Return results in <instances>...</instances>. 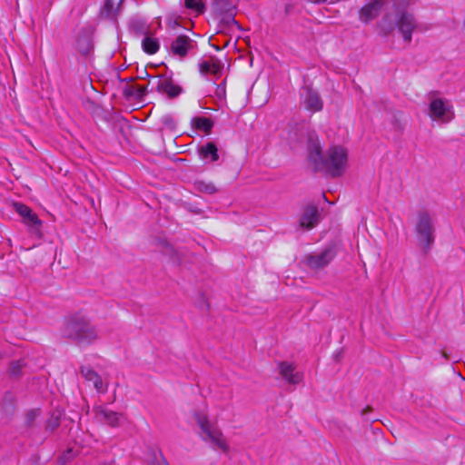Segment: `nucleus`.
Segmentation results:
<instances>
[{
    "label": "nucleus",
    "instance_id": "obj_23",
    "mask_svg": "<svg viewBox=\"0 0 465 465\" xmlns=\"http://www.w3.org/2000/svg\"><path fill=\"white\" fill-rule=\"evenodd\" d=\"M193 186H194V189L199 193L213 194L217 192V188L211 182L196 181L194 183Z\"/></svg>",
    "mask_w": 465,
    "mask_h": 465
},
{
    "label": "nucleus",
    "instance_id": "obj_18",
    "mask_svg": "<svg viewBox=\"0 0 465 465\" xmlns=\"http://www.w3.org/2000/svg\"><path fill=\"white\" fill-rule=\"evenodd\" d=\"M80 372L85 380L92 381L94 383V388L98 391H105V389L104 388L102 378L92 368L88 366H82L80 369Z\"/></svg>",
    "mask_w": 465,
    "mask_h": 465
},
{
    "label": "nucleus",
    "instance_id": "obj_16",
    "mask_svg": "<svg viewBox=\"0 0 465 465\" xmlns=\"http://www.w3.org/2000/svg\"><path fill=\"white\" fill-rule=\"evenodd\" d=\"M199 71L203 75L213 74L219 78L223 71V64L217 58L212 57L210 60L199 63Z\"/></svg>",
    "mask_w": 465,
    "mask_h": 465
},
{
    "label": "nucleus",
    "instance_id": "obj_6",
    "mask_svg": "<svg viewBox=\"0 0 465 465\" xmlns=\"http://www.w3.org/2000/svg\"><path fill=\"white\" fill-rule=\"evenodd\" d=\"M436 94L437 92L429 94V115L432 120L449 123L455 116L453 107L448 101L436 97Z\"/></svg>",
    "mask_w": 465,
    "mask_h": 465
},
{
    "label": "nucleus",
    "instance_id": "obj_15",
    "mask_svg": "<svg viewBox=\"0 0 465 465\" xmlns=\"http://www.w3.org/2000/svg\"><path fill=\"white\" fill-rule=\"evenodd\" d=\"M320 221V213L315 205H308L304 208L300 219V226L306 229H312Z\"/></svg>",
    "mask_w": 465,
    "mask_h": 465
},
{
    "label": "nucleus",
    "instance_id": "obj_20",
    "mask_svg": "<svg viewBox=\"0 0 465 465\" xmlns=\"http://www.w3.org/2000/svg\"><path fill=\"white\" fill-rule=\"evenodd\" d=\"M142 47L146 54H153L159 50L160 44L156 38L146 35L142 41Z\"/></svg>",
    "mask_w": 465,
    "mask_h": 465
},
{
    "label": "nucleus",
    "instance_id": "obj_9",
    "mask_svg": "<svg viewBox=\"0 0 465 465\" xmlns=\"http://www.w3.org/2000/svg\"><path fill=\"white\" fill-rule=\"evenodd\" d=\"M301 100L304 107L311 112H320L322 110L323 102L318 91L309 85L301 89Z\"/></svg>",
    "mask_w": 465,
    "mask_h": 465
},
{
    "label": "nucleus",
    "instance_id": "obj_3",
    "mask_svg": "<svg viewBox=\"0 0 465 465\" xmlns=\"http://www.w3.org/2000/svg\"><path fill=\"white\" fill-rule=\"evenodd\" d=\"M380 28L385 35L391 34L395 27L401 35L403 41L411 44L412 33L418 28V23L414 15L407 11H401L397 15L395 23L391 21V15H385L380 22Z\"/></svg>",
    "mask_w": 465,
    "mask_h": 465
},
{
    "label": "nucleus",
    "instance_id": "obj_7",
    "mask_svg": "<svg viewBox=\"0 0 465 465\" xmlns=\"http://www.w3.org/2000/svg\"><path fill=\"white\" fill-rule=\"evenodd\" d=\"M15 211L22 217L23 223L27 226L31 234L41 236L42 221L30 207L21 203H14Z\"/></svg>",
    "mask_w": 465,
    "mask_h": 465
},
{
    "label": "nucleus",
    "instance_id": "obj_22",
    "mask_svg": "<svg viewBox=\"0 0 465 465\" xmlns=\"http://www.w3.org/2000/svg\"><path fill=\"white\" fill-rule=\"evenodd\" d=\"M123 2L124 0H105L104 10L107 16H115Z\"/></svg>",
    "mask_w": 465,
    "mask_h": 465
},
{
    "label": "nucleus",
    "instance_id": "obj_2",
    "mask_svg": "<svg viewBox=\"0 0 465 465\" xmlns=\"http://www.w3.org/2000/svg\"><path fill=\"white\" fill-rule=\"evenodd\" d=\"M63 339L78 345H90L99 338V331L90 317L82 312H76L64 317L60 328Z\"/></svg>",
    "mask_w": 465,
    "mask_h": 465
},
{
    "label": "nucleus",
    "instance_id": "obj_24",
    "mask_svg": "<svg viewBox=\"0 0 465 465\" xmlns=\"http://www.w3.org/2000/svg\"><path fill=\"white\" fill-rule=\"evenodd\" d=\"M147 92L146 86H142L138 84H133L124 89V94L126 96H134L136 98H143Z\"/></svg>",
    "mask_w": 465,
    "mask_h": 465
},
{
    "label": "nucleus",
    "instance_id": "obj_1",
    "mask_svg": "<svg viewBox=\"0 0 465 465\" xmlns=\"http://www.w3.org/2000/svg\"><path fill=\"white\" fill-rule=\"evenodd\" d=\"M307 153L309 163L315 172H324L332 178L340 177L345 172L347 151L342 146L333 145L323 153L315 131L307 132Z\"/></svg>",
    "mask_w": 465,
    "mask_h": 465
},
{
    "label": "nucleus",
    "instance_id": "obj_35",
    "mask_svg": "<svg viewBox=\"0 0 465 465\" xmlns=\"http://www.w3.org/2000/svg\"><path fill=\"white\" fill-rule=\"evenodd\" d=\"M442 356H443L446 360H448V359H449V357H448V355H447V353H446L445 351H442Z\"/></svg>",
    "mask_w": 465,
    "mask_h": 465
},
{
    "label": "nucleus",
    "instance_id": "obj_11",
    "mask_svg": "<svg viewBox=\"0 0 465 465\" xmlns=\"http://www.w3.org/2000/svg\"><path fill=\"white\" fill-rule=\"evenodd\" d=\"M196 46V42L189 36L181 35L177 36L171 44V52L173 55L180 58L185 57L188 53L193 50Z\"/></svg>",
    "mask_w": 465,
    "mask_h": 465
},
{
    "label": "nucleus",
    "instance_id": "obj_10",
    "mask_svg": "<svg viewBox=\"0 0 465 465\" xmlns=\"http://www.w3.org/2000/svg\"><path fill=\"white\" fill-rule=\"evenodd\" d=\"M278 373L288 384L297 385L303 380V373L297 371V366L293 362L281 361L277 366Z\"/></svg>",
    "mask_w": 465,
    "mask_h": 465
},
{
    "label": "nucleus",
    "instance_id": "obj_27",
    "mask_svg": "<svg viewBox=\"0 0 465 465\" xmlns=\"http://www.w3.org/2000/svg\"><path fill=\"white\" fill-rule=\"evenodd\" d=\"M161 251L163 254L169 255L172 259L176 255V252L166 241H160Z\"/></svg>",
    "mask_w": 465,
    "mask_h": 465
},
{
    "label": "nucleus",
    "instance_id": "obj_34",
    "mask_svg": "<svg viewBox=\"0 0 465 465\" xmlns=\"http://www.w3.org/2000/svg\"><path fill=\"white\" fill-rule=\"evenodd\" d=\"M371 411V408H369V407H368V408H366V409H364V410L362 411V415H365V414H366L368 411Z\"/></svg>",
    "mask_w": 465,
    "mask_h": 465
},
{
    "label": "nucleus",
    "instance_id": "obj_28",
    "mask_svg": "<svg viewBox=\"0 0 465 465\" xmlns=\"http://www.w3.org/2000/svg\"><path fill=\"white\" fill-rule=\"evenodd\" d=\"M39 415V411L37 410L29 411L25 418V423L27 427H32L36 417Z\"/></svg>",
    "mask_w": 465,
    "mask_h": 465
},
{
    "label": "nucleus",
    "instance_id": "obj_38",
    "mask_svg": "<svg viewBox=\"0 0 465 465\" xmlns=\"http://www.w3.org/2000/svg\"><path fill=\"white\" fill-rule=\"evenodd\" d=\"M2 358H3V355H2V353L0 352V361L2 360Z\"/></svg>",
    "mask_w": 465,
    "mask_h": 465
},
{
    "label": "nucleus",
    "instance_id": "obj_32",
    "mask_svg": "<svg viewBox=\"0 0 465 465\" xmlns=\"http://www.w3.org/2000/svg\"><path fill=\"white\" fill-rule=\"evenodd\" d=\"M343 357V351L341 350L340 351L334 354V358L337 361H339Z\"/></svg>",
    "mask_w": 465,
    "mask_h": 465
},
{
    "label": "nucleus",
    "instance_id": "obj_5",
    "mask_svg": "<svg viewBox=\"0 0 465 465\" xmlns=\"http://www.w3.org/2000/svg\"><path fill=\"white\" fill-rule=\"evenodd\" d=\"M415 232L419 244L424 254H427L435 241V226L431 215L428 211H420L417 213Z\"/></svg>",
    "mask_w": 465,
    "mask_h": 465
},
{
    "label": "nucleus",
    "instance_id": "obj_33",
    "mask_svg": "<svg viewBox=\"0 0 465 465\" xmlns=\"http://www.w3.org/2000/svg\"><path fill=\"white\" fill-rule=\"evenodd\" d=\"M163 124H164L165 125H170V124H172V119H171V117H168V116L164 117V118H163Z\"/></svg>",
    "mask_w": 465,
    "mask_h": 465
},
{
    "label": "nucleus",
    "instance_id": "obj_17",
    "mask_svg": "<svg viewBox=\"0 0 465 465\" xmlns=\"http://www.w3.org/2000/svg\"><path fill=\"white\" fill-rule=\"evenodd\" d=\"M381 8L380 5L370 1L360 9L359 18L362 23L368 24L380 15Z\"/></svg>",
    "mask_w": 465,
    "mask_h": 465
},
{
    "label": "nucleus",
    "instance_id": "obj_13",
    "mask_svg": "<svg viewBox=\"0 0 465 465\" xmlns=\"http://www.w3.org/2000/svg\"><path fill=\"white\" fill-rule=\"evenodd\" d=\"M76 49L84 57L88 58L94 50V44L92 40V34L86 30L82 29L76 38Z\"/></svg>",
    "mask_w": 465,
    "mask_h": 465
},
{
    "label": "nucleus",
    "instance_id": "obj_26",
    "mask_svg": "<svg viewBox=\"0 0 465 465\" xmlns=\"http://www.w3.org/2000/svg\"><path fill=\"white\" fill-rule=\"evenodd\" d=\"M185 7L196 11L198 14H202L205 10V6L203 0H185Z\"/></svg>",
    "mask_w": 465,
    "mask_h": 465
},
{
    "label": "nucleus",
    "instance_id": "obj_30",
    "mask_svg": "<svg viewBox=\"0 0 465 465\" xmlns=\"http://www.w3.org/2000/svg\"><path fill=\"white\" fill-rule=\"evenodd\" d=\"M215 94L220 98L225 95V86L223 84L217 85Z\"/></svg>",
    "mask_w": 465,
    "mask_h": 465
},
{
    "label": "nucleus",
    "instance_id": "obj_21",
    "mask_svg": "<svg viewBox=\"0 0 465 465\" xmlns=\"http://www.w3.org/2000/svg\"><path fill=\"white\" fill-rule=\"evenodd\" d=\"M193 123L196 129L203 131L205 134H210L213 126V122L206 117H195Z\"/></svg>",
    "mask_w": 465,
    "mask_h": 465
},
{
    "label": "nucleus",
    "instance_id": "obj_29",
    "mask_svg": "<svg viewBox=\"0 0 465 465\" xmlns=\"http://www.w3.org/2000/svg\"><path fill=\"white\" fill-rule=\"evenodd\" d=\"M149 465H169V464L165 460L162 454H160L159 457H154V459L150 462Z\"/></svg>",
    "mask_w": 465,
    "mask_h": 465
},
{
    "label": "nucleus",
    "instance_id": "obj_36",
    "mask_svg": "<svg viewBox=\"0 0 465 465\" xmlns=\"http://www.w3.org/2000/svg\"><path fill=\"white\" fill-rule=\"evenodd\" d=\"M289 10H290V6H289V5H286V7H285V12H286V13H289Z\"/></svg>",
    "mask_w": 465,
    "mask_h": 465
},
{
    "label": "nucleus",
    "instance_id": "obj_31",
    "mask_svg": "<svg viewBox=\"0 0 465 465\" xmlns=\"http://www.w3.org/2000/svg\"><path fill=\"white\" fill-rule=\"evenodd\" d=\"M60 422L58 418H55L54 420H50L47 424V429H51L52 430L56 429L59 426Z\"/></svg>",
    "mask_w": 465,
    "mask_h": 465
},
{
    "label": "nucleus",
    "instance_id": "obj_37",
    "mask_svg": "<svg viewBox=\"0 0 465 465\" xmlns=\"http://www.w3.org/2000/svg\"><path fill=\"white\" fill-rule=\"evenodd\" d=\"M217 4H218V5H220V4H224V1H222V0H221V1H219Z\"/></svg>",
    "mask_w": 465,
    "mask_h": 465
},
{
    "label": "nucleus",
    "instance_id": "obj_12",
    "mask_svg": "<svg viewBox=\"0 0 465 465\" xmlns=\"http://www.w3.org/2000/svg\"><path fill=\"white\" fill-rule=\"evenodd\" d=\"M156 90L170 99L177 97L183 92V88L174 84L171 77H161L157 82Z\"/></svg>",
    "mask_w": 465,
    "mask_h": 465
},
{
    "label": "nucleus",
    "instance_id": "obj_4",
    "mask_svg": "<svg viewBox=\"0 0 465 465\" xmlns=\"http://www.w3.org/2000/svg\"><path fill=\"white\" fill-rule=\"evenodd\" d=\"M194 420L199 427V437L202 440L209 442L213 448L219 449L223 452L229 450V445L223 433L215 422H212L209 418L202 412L194 413Z\"/></svg>",
    "mask_w": 465,
    "mask_h": 465
},
{
    "label": "nucleus",
    "instance_id": "obj_19",
    "mask_svg": "<svg viewBox=\"0 0 465 465\" xmlns=\"http://www.w3.org/2000/svg\"><path fill=\"white\" fill-rule=\"evenodd\" d=\"M200 155L204 160L215 162L219 159L218 149L213 142L202 145L199 149Z\"/></svg>",
    "mask_w": 465,
    "mask_h": 465
},
{
    "label": "nucleus",
    "instance_id": "obj_8",
    "mask_svg": "<svg viewBox=\"0 0 465 465\" xmlns=\"http://www.w3.org/2000/svg\"><path fill=\"white\" fill-rule=\"evenodd\" d=\"M336 251L333 247H327L320 252H312L304 257L306 266L312 271L325 268L335 258Z\"/></svg>",
    "mask_w": 465,
    "mask_h": 465
},
{
    "label": "nucleus",
    "instance_id": "obj_25",
    "mask_svg": "<svg viewBox=\"0 0 465 465\" xmlns=\"http://www.w3.org/2000/svg\"><path fill=\"white\" fill-rule=\"evenodd\" d=\"M25 367V363L23 360L14 361L9 365V375L12 378H19L22 375V370Z\"/></svg>",
    "mask_w": 465,
    "mask_h": 465
},
{
    "label": "nucleus",
    "instance_id": "obj_14",
    "mask_svg": "<svg viewBox=\"0 0 465 465\" xmlns=\"http://www.w3.org/2000/svg\"><path fill=\"white\" fill-rule=\"evenodd\" d=\"M94 418L98 422L107 424L112 427L119 425V414L115 411L107 410L103 406L94 408Z\"/></svg>",
    "mask_w": 465,
    "mask_h": 465
}]
</instances>
